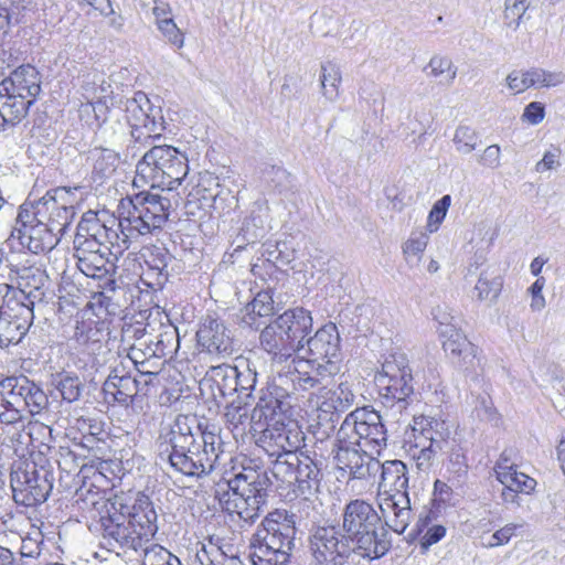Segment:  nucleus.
Wrapping results in <instances>:
<instances>
[{
  "instance_id": "f03ea898",
  "label": "nucleus",
  "mask_w": 565,
  "mask_h": 565,
  "mask_svg": "<svg viewBox=\"0 0 565 565\" xmlns=\"http://www.w3.org/2000/svg\"><path fill=\"white\" fill-rule=\"evenodd\" d=\"M340 342L334 323L322 326L299 345L297 359H292L294 366L281 370L284 373L278 383L291 386L292 394L326 390L342 369Z\"/></svg>"
},
{
  "instance_id": "603ef678",
  "label": "nucleus",
  "mask_w": 565,
  "mask_h": 565,
  "mask_svg": "<svg viewBox=\"0 0 565 565\" xmlns=\"http://www.w3.org/2000/svg\"><path fill=\"white\" fill-rule=\"evenodd\" d=\"M502 281L499 277L490 278L487 273H482L475 286V291L479 300H494L501 290Z\"/></svg>"
},
{
  "instance_id": "6ab92c4d",
  "label": "nucleus",
  "mask_w": 565,
  "mask_h": 565,
  "mask_svg": "<svg viewBox=\"0 0 565 565\" xmlns=\"http://www.w3.org/2000/svg\"><path fill=\"white\" fill-rule=\"evenodd\" d=\"M25 207L20 206L15 218V225L12 228L11 236L19 241L22 247L28 248L33 254L52 252L58 244L60 236L47 227L38 217H23Z\"/></svg>"
},
{
  "instance_id": "774afa93",
  "label": "nucleus",
  "mask_w": 565,
  "mask_h": 565,
  "mask_svg": "<svg viewBox=\"0 0 565 565\" xmlns=\"http://www.w3.org/2000/svg\"><path fill=\"white\" fill-rule=\"evenodd\" d=\"M545 278L537 277V279L529 288V292L532 297L530 307L533 311H541L545 308L546 301L543 296V288L545 287Z\"/></svg>"
},
{
  "instance_id": "a878e982",
  "label": "nucleus",
  "mask_w": 565,
  "mask_h": 565,
  "mask_svg": "<svg viewBox=\"0 0 565 565\" xmlns=\"http://www.w3.org/2000/svg\"><path fill=\"white\" fill-rule=\"evenodd\" d=\"M88 217L90 218L88 230L102 239L105 249L116 259L129 248L130 238L140 236L138 233H132L119 226V222L117 223L116 220L111 221L113 226H107L94 212H88Z\"/></svg>"
},
{
  "instance_id": "49530a36",
  "label": "nucleus",
  "mask_w": 565,
  "mask_h": 565,
  "mask_svg": "<svg viewBox=\"0 0 565 565\" xmlns=\"http://www.w3.org/2000/svg\"><path fill=\"white\" fill-rule=\"evenodd\" d=\"M452 142L456 150L461 154H469L480 143L477 131L468 126H458L455 130Z\"/></svg>"
},
{
  "instance_id": "bf43d9fd",
  "label": "nucleus",
  "mask_w": 565,
  "mask_h": 565,
  "mask_svg": "<svg viewBox=\"0 0 565 565\" xmlns=\"http://www.w3.org/2000/svg\"><path fill=\"white\" fill-rule=\"evenodd\" d=\"M64 401L72 403L79 398L82 394V382L77 376L65 375L56 385Z\"/></svg>"
},
{
  "instance_id": "6e6d98bb",
  "label": "nucleus",
  "mask_w": 565,
  "mask_h": 565,
  "mask_svg": "<svg viewBox=\"0 0 565 565\" xmlns=\"http://www.w3.org/2000/svg\"><path fill=\"white\" fill-rule=\"evenodd\" d=\"M504 9V24L508 28L515 30L521 22L522 17L526 12L530 1L529 0H505Z\"/></svg>"
},
{
  "instance_id": "ea45409f",
  "label": "nucleus",
  "mask_w": 565,
  "mask_h": 565,
  "mask_svg": "<svg viewBox=\"0 0 565 565\" xmlns=\"http://www.w3.org/2000/svg\"><path fill=\"white\" fill-rule=\"evenodd\" d=\"M250 413L248 405L238 401H233L226 406L224 417L235 438L245 435L247 427L254 431Z\"/></svg>"
},
{
  "instance_id": "473e14b6",
  "label": "nucleus",
  "mask_w": 565,
  "mask_h": 565,
  "mask_svg": "<svg viewBox=\"0 0 565 565\" xmlns=\"http://www.w3.org/2000/svg\"><path fill=\"white\" fill-rule=\"evenodd\" d=\"M414 440L426 445H433L443 449L449 438L450 431L444 420L429 416H415L413 419Z\"/></svg>"
},
{
  "instance_id": "338daca9",
  "label": "nucleus",
  "mask_w": 565,
  "mask_h": 565,
  "mask_svg": "<svg viewBox=\"0 0 565 565\" xmlns=\"http://www.w3.org/2000/svg\"><path fill=\"white\" fill-rule=\"evenodd\" d=\"M507 85L514 94H520L530 88L527 70H514L507 76Z\"/></svg>"
},
{
  "instance_id": "c03bdc74",
  "label": "nucleus",
  "mask_w": 565,
  "mask_h": 565,
  "mask_svg": "<svg viewBox=\"0 0 565 565\" xmlns=\"http://www.w3.org/2000/svg\"><path fill=\"white\" fill-rule=\"evenodd\" d=\"M142 565H182L180 559L163 546L150 541L140 548Z\"/></svg>"
},
{
  "instance_id": "a19ab883",
  "label": "nucleus",
  "mask_w": 565,
  "mask_h": 565,
  "mask_svg": "<svg viewBox=\"0 0 565 565\" xmlns=\"http://www.w3.org/2000/svg\"><path fill=\"white\" fill-rule=\"evenodd\" d=\"M92 161L93 174L99 179L110 177L119 162V156L111 149L94 148L88 153Z\"/></svg>"
},
{
  "instance_id": "4be33fe9",
  "label": "nucleus",
  "mask_w": 565,
  "mask_h": 565,
  "mask_svg": "<svg viewBox=\"0 0 565 565\" xmlns=\"http://www.w3.org/2000/svg\"><path fill=\"white\" fill-rule=\"evenodd\" d=\"M196 338L203 351L217 358L231 356L235 351L232 331L216 317L206 316L202 320Z\"/></svg>"
},
{
  "instance_id": "6e6552de",
  "label": "nucleus",
  "mask_w": 565,
  "mask_h": 565,
  "mask_svg": "<svg viewBox=\"0 0 565 565\" xmlns=\"http://www.w3.org/2000/svg\"><path fill=\"white\" fill-rule=\"evenodd\" d=\"M171 209V201L166 195L140 192L120 201L119 226L139 235L151 234L164 225Z\"/></svg>"
},
{
  "instance_id": "f3484780",
  "label": "nucleus",
  "mask_w": 565,
  "mask_h": 565,
  "mask_svg": "<svg viewBox=\"0 0 565 565\" xmlns=\"http://www.w3.org/2000/svg\"><path fill=\"white\" fill-rule=\"evenodd\" d=\"M8 288L0 285V348L19 343L30 329L34 315L26 306H21L17 299L2 295Z\"/></svg>"
},
{
  "instance_id": "ddd939ff",
  "label": "nucleus",
  "mask_w": 565,
  "mask_h": 565,
  "mask_svg": "<svg viewBox=\"0 0 565 565\" xmlns=\"http://www.w3.org/2000/svg\"><path fill=\"white\" fill-rule=\"evenodd\" d=\"M13 499L18 504L34 507L44 502L52 491V476L33 461H19L10 475Z\"/></svg>"
},
{
  "instance_id": "f704fd0d",
  "label": "nucleus",
  "mask_w": 565,
  "mask_h": 565,
  "mask_svg": "<svg viewBox=\"0 0 565 565\" xmlns=\"http://www.w3.org/2000/svg\"><path fill=\"white\" fill-rule=\"evenodd\" d=\"M19 379L18 390L19 396L22 398V409L25 419L29 416L41 415L49 406V397L45 392L33 381L24 375L17 376Z\"/></svg>"
},
{
  "instance_id": "dca6fc26",
  "label": "nucleus",
  "mask_w": 565,
  "mask_h": 565,
  "mask_svg": "<svg viewBox=\"0 0 565 565\" xmlns=\"http://www.w3.org/2000/svg\"><path fill=\"white\" fill-rule=\"evenodd\" d=\"M159 108H153L145 93L138 92L125 104V117L136 141L147 142L160 137L163 130V117Z\"/></svg>"
},
{
  "instance_id": "c9c22d12",
  "label": "nucleus",
  "mask_w": 565,
  "mask_h": 565,
  "mask_svg": "<svg viewBox=\"0 0 565 565\" xmlns=\"http://www.w3.org/2000/svg\"><path fill=\"white\" fill-rule=\"evenodd\" d=\"M322 398L318 409L321 413L333 415L334 413H343L353 406L355 395L352 384L348 381H342L335 388L327 391Z\"/></svg>"
},
{
  "instance_id": "412c9836",
  "label": "nucleus",
  "mask_w": 565,
  "mask_h": 565,
  "mask_svg": "<svg viewBox=\"0 0 565 565\" xmlns=\"http://www.w3.org/2000/svg\"><path fill=\"white\" fill-rule=\"evenodd\" d=\"M138 372L141 376L147 377L143 382L127 373L124 365L114 367L104 383L103 391L119 404L128 405L139 392L147 394L145 388L156 375L154 372L141 371L139 369Z\"/></svg>"
},
{
  "instance_id": "de8ad7c7",
  "label": "nucleus",
  "mask_w": 565,
  "mask_h": 565,
  "mask_svg": "<svg viewBox=\"0 0 565 565\" xmlns=\"http://www.w3.org/2000/svg\"><path fill=\"white\" fill-rule=\"evenodd\" d=\"M446 467L452 479H456L458 482L467 476L469 468L468 459L466 451L460 445H454L450 448Z\"/></svg>"
},
{
  "instance_id": "f8f14e48",
  "label": "nucleus",
  "mask_w": 565,
  "mask_h": 565,
  "mask_svg": "<svg viewBox=\"0 0 565 565\" xmlns=\"http://www.w3.org/2000/svg\"><path fill=\"white\" fill-rule=\"evenodd\" d=\"M374 383L386 403H405L414 393L413 373L406 354H390L376 372Z\"/></svg>"
},
{
  "instance_id": "09e8293b",
  "label": "nucleus",
  "mask_w": 565,
  "mask_h": 565,
  "mask_svg": "<svg viewBox=\"0 0 565 565\" xmlns=\"http://www.w3.org/2000/svg\"><path fill=\"white\" fill-rule=\"evenodd\" d=\"M527 76L530 88L555 87L565 79L562 72H548L539 67L527 70Z\"/></svg>"
},
{
  "instance_id": "e2e57ef3",
  "label": "nucleus",
  "mask_w": 565,
  "mask_h": 565,
  "mask_svg": "<svg viewBox=\"0 0 565 565\" xmlns=\"http://www.w3.org/2000/svg\"><path fill=\"white\" fill-rule=\"evenodd\" d=\"M30 0H6L3 4H0L2 13L7 17L8 24L20 23L23 18V13L29 9Z\"/></svg>"
},
{
  "instance_id": "79ce46f5",
  "label": "nucleus",
  "mask_w": 565,
  "mask_h": 565,
  "mask_svg": "<svg viewBox=\"0 0 565 565\" xmlns=\"http://www.w3.org/2000/svg\"><path fill=\"white\" fill-rule=\"evenodd\" d=\"M342 82L341 70L331 62L321 65L320 83L322 95L330 102H335L340 97V85Z\"/></svg>"
},
{
  "instance_id": "5701e85b",
  "label": "nucleus",
  "mask_w": 565,
  "mask_h": 565,
  "mask_svg": "<svg viewBox=\"0 0 565 565\" xmlns=\"http://www.w3.org/2000/svg\"><path fill=\"white\" fill-rule=\"evenodd\" d=\"M259 441L269 457L277 459L284 454H299L298 448L303 440L299 429H291L276 422L263 429Z\"/></svg>"
},
{
  "instance_id": "c756f323",
  "label": "nucleus",
  "mask_w": 565,
  "mask_h": 565,
  "mask_svg": "<svg viewBox=\"0 0 565 565\" xmlns=\"http://www.w3.org/2000/svg\"><path fill=\"white\" fill-rule=\"evenodd\" d=\"M18 384L17 376H8L0 381V423L4 425H14L25 420Z\"/></svg>"
},
{
  "instance_id": "4c0bfd02",
  "label": "nucleus",
  "mask_w": 565,
  "mask_h": 565,
  "mask_svg": "<svg viewBox=\"0 0 565 565\" xmlns=\"http://www.w3.org/2000/svg\"><path fill=\"white\" fill-rule=\"evenodd\" d=\"M109 253L104 252L96 254H84L75 256L78 269L87 277L95 279H107L108 275L114 270L113 262L107 257Z\"/></svg>"
},
{
  "instance_id": "39448f33",
  "label": "nucleus",
  "mask_w": 565,
  "mask_h": 565,
  "mask_svg": "<svg viewBox=\"0 0 565 565\" xmlns=\"http://www.w3.org/2000/svg\"><path fill=\"white\" fill-rule=\"evenodd\" d=\"M380 470V509L385 524L394 532L402 534L412 519L406 465L401 460H387L381 463Z\"/></svg>"
},
{
  "instance_id": "13d9d810",
  "label": "nucleus",
  "mask_w": 565,
  "mask_h": 565,
  "mask_svg": "<svg viewBox=\"0 0 565 565\" xmlns=\"http://www.w3.org/2000/svg\"><path fill=\"white\" fill-rule=\"evenodd\" d=\"M451 198L450 195H444L439 199L431 207L428 220H427V231L429 233H435L438 231L439 225L446 217L447 211L450 206Z\"/></svg>"
},
{
  "instance_id": "b1692460",
  "label": "nucleus",
  "mask_w": 565,
  "mask_h": 565,
  "mask_svg": "<svg viewBox=\"0 0 565 565\" xmlns=\"http://www.w3.org/2000/svg\"><path fill=\"white\" fill-rule=\"evenodd\" d=\"M213 425H205L202 427L200 420L192 414H179L173 423L169 426L167 431H161L160 440L161 446L167 445V448L183 447V445H193L202 440L203 431L211 428Z\"/></svg>"
},
{
  "instance_id": "9b49d317",
  "label": "nucleus",
  "mask_w": 565,
  "mask_h": 565,
  "mask_svg": "<svg viewBox=\"0 0 565 565\" xmlns=\"http://www.w3.org/2000/svg\"><path fill=\"white\" fill-rule=\"evenodd\" d=\"M79 189V186H74L73 189L60 186L47 191L36 203L22 205L25 207L23 217L26 220L38 217V222L42 221L61 237L74 216L73 200H71V196L73 191Z\"/></svg>"
},
{
  "instance_id": "7ed1b4c3",
  "label": "nucleus",
  "mask_w": 565,
  "mask_h": 565,
  "mask_svg": "<svg viewBox=\"0 0 565 565\" xmlns=\"http://www.w3.org/2000/svg\"><path fill=\"white\" fill-rule=\"evenodd\" d=\"M269 480L264 471L252 466H242V470L230 479L217 483L215 497L223 510L237 515L247 524L254 523L267 503Z\"/></svg>"
},
{
  "instance_id": "864d4df0",
  "label": "nucleus",
  "mask_w": 565,
  "mask_h": 565,
  "mask_svg": "<svg viewBox=\"0 0 565 565\" xmlns=\"http://www.w3.org/2000/svg\"><path fill=\"white\" fill-rule=\"evenodd\" d=\"M433 317L437 322L438 337L447 335L448 332L460 329L459 318L452 315L448 307L437 306L433 309Z\"/></svg>"
},
{
  "instance_id": "a18cd8bd",
  "label": "nucleus",
  "mask_w": 565,
  "mask_h": 565,
  "mask_svg": "<svg viewBox=\"0 0 565 565\" xmlns=\"http://www.w3.org/2000/svg\"><path fill=\"white\" fill-rule=\"evenodd\" d=\"M428 234L424 232H413L408 239L403 244V254L405 260L411 266L417 265L428 244Z\"/></svg>"
},
{
  "instance_id": "c85d7f7f",
  "label": "nucleus",
  "mask_w": 565,
  "mask_h": 565,
  "mask_svg": "<svg viewBox=\"0 0 565 565\" xmlns=\"http://www.w3.org/2000/svg\"><path fill=\"white\" fill-rule=\"evenodd\" d=\"M439 339L445 353L454 363L466 371L475 367L477 347L468 340L461 328L448 332L447 335H441Z\"/></svg>"
},
{
  "instance_id": "2eb2a0df",
  "label": "nucleus",
  "mask_w": 565,
  "mask_h": 565,
  "mask_svg": "<svg viewBox=\"0 0 565 565\" xmlns=\"http://www.w3.org/2000/svg\"><path fill=\"white\" fill-rule=\"evenodd\" d=\"M311 565H343L355 547L335 525L319 526L310 536Z\"/></svg>"
},
{
  "instance_id": "3c124183",
  "label": "nucleus",
  "mask_w": 565,
  "mask_h": 565,
  "mask_svg": "<svg viewBox=\"0 0 565 565\" xmlns=\"http://www.w3.org/2000/svg\"><path fill=\"white\" fill-rule=\"evenodd\" d=\"M96 90L95 87H84L83 97L86 99L85 104H82L81 111L88 114L90 110L95 114L96 120H106V114L108 111L106 95L99 96L94 93L92 96L90 90Z\"/></svg>"
},
{
  "instance_id": "5fc2aeb1",
  "label": "nucleus",
  "mask_w": 565,
  "mask_h": 565,
  "mask_svg": "<svg viewBox=\"0 0 565 565\" xmlns=\"http://www.w3.org/2000/svg\"><path fill=\"white\" fill-rule=\"evenodd\" d=\"M156 345V352L162 355L175 351L179 347L178 329L171 323L162 324V331L157 335Z\"/></svg>"
},
{
  "instance_id": "20e7f679",
  "label": "nucleus",
  "mask_w": 565,
  "mask_h": 565,
  "mask_svg": "<svg viewBox=\"0 0 565 565\" xmlns=\"http://www.w3.org/2000/svg\"><path fill=\"white\" fill-rule=\"evenodd\" d=\"M342 533L355 547V553L367 559H379L391 550L388 532L372 504L351 500L343 509Z\"/></svg>"
},
{
  "instance_id": "680f3d73",
  "label": "nucleus",
  "mask_w": 565,
  "mask_h": 565,
  "mask_svg": "<svg viewBox=\"0 0 565 565\" xmlns=\"http://www.w3.org/2000/svg\"><path fill=\"white\" fill-rule=\"evenodd\" d=\"M56 456L58 468L67 475L76 473V471L84 466L81 458L68 447H60Z\"/></svg>"
},
{
  "instance_id": "393cba45",
  "label": "nucleus",
  "mask_w": 565,
  "mask_h": 565,
  "mask_svg": "<svg viewBox=\"0 0 565 565\" xmlns=\"http://www.w3.org/2000/svg\"><path fill=\"white\" fill-rule=\"evenodd\" d=\"M207 375L206 383H210L215 401L231 396L236 393L239 387H245L243 384L244 377H248L253 383L255 382V372L250 369H247L246 373H243L238 371L237 366L230 364L212 366Z\"/></svg>"
},
{
  "instance_id": "a211bd4d",
  "label": "nucleus",
  "mask_w": 565,
  "mask_h": 565,
  "mask_svg": "<svg viewBox=\"0 0 565 565\" xmlns=\"http://www.w3.org/2000/svg\"><path fill=\"white\" fill-rule=\"evenodd\" d=\"M1 285L8 288V292L2 297L17 299L21 306L29 307L33 315L35 308L43 306L52 295L50 275L40 267L24 268L19 275L18 289L6 282Z\"/></svg>"
},
{
  "instance_id": "423d86ee",
  "label": "nucleus",
  "mask_w": 565,
  "mask_h": 565,
  "mask_svg": "<svg viewBox=\"0 0 565 565\" xmlns=\"http://www.w3.org/2000/svg\"><path fill=\"white\" fill-rule=\"evenodd\" d=\"M189 172L188 158L172 146H153L136 166L134 184L168 189L181 185Z\"/></svg>"
},
{
  "instance_id": "72a5a7b5",
  "label": "nucleus",
  "mask_w": 565,
  "mask_h": 565,
  "mask_svg": "<svg viewBox=\"0 0 565 565\" xmlns=\"http://www.w3.org/2000/svg\"><path fill=\"white\" fill-rule=\"evenodd\" d=\"M291 552L277 545L252 536L249 542V558L253 565H287Z\"/></svg>"
},
{
  "instance_id": "58836bf2",
  "label": "nucleus",
  "mask_w": 565,
  "mask_h": 565,
  "mask_svg": "<svg viewBox=\"0 0 565 565\" xmlns=\"http://www.w3.org/2000/svg\"><path fill=\"white\" fill-rule=\"evenodd\" d=\"M88 227H90V218L87 212L77 225L74 237V256L83 255V253L96 254L105 250L102 239L94 232H90Z\"/></svg>"
},
{
  "instance_id": "f257e3e1",
  "label": "nucleus",
  "mask_w": 565,
  "mask_h": 565,
  "mask_svg": "<svg viewBox=\"0 0 565 565\" xmlns=\"http://www.w3.org/2000/svg\"><path fill=\"white\" fill-rule=\"evenodd\" d=\"M334 461L354 479H366L380 471L381 462L366 448L380 454L386 447L387 434L379 412L358 407L348 414L338 433Z\"/></svg>"
},
{
  "instance_id": "aec40b11",
  "label": "nucleus",
  "mask_w": 565,
  "mask_h": 565,
  "mask_svg": "<svg viewBox=\"0 0 565 565\" xmlns=\"http://www.w3.org/2000/svg\"><path fill=\"white\" fill-rule=\"evenodd\" d=\"M295 515L286 510L269 512L253 536L292 552L296 539Z\"/></svg>"
},
{
  "instance_id": "4d7b16f0",
  "label": "nucleus",
  "mask_w": 565,
  "mask_h": 565,
  "mask_svg": "<svg viewBox=\"0 0 565 565\" xmlns=\"http://www.w3.org/2000/svg\"><path fill=\"white\" fill-rule=\"evenodd\" d=\"M104 290L95 292L92 298V306L98 308L99 310H104L106 313L114 315L116 312V303L113 301L111 297L108 292H115L116 290V281L111 278H107L104 286Z\"/></svg>"
},
{
  "instance_id": "0eeeda50",
  "label": "nucleus",
  "mask_w": 565,
  "mask_h": 565,
  "mask_svg": "<svg viewBox=\"0 0 565 565\" xmlns=\"http://www.w3.org/2000/svg\"><path fill=\"white\" fill-rule=\"evenodd\" d=\"M99 512L97 531L100 533V544L106 550L117 555H126L129 552H139L145 546L142 535L131 526L121 499L103 500L96 502Z\"/></svg>"
},
{
  "instance_id": "1a4fd4ad",
  "label": "nucleus",
  "mask_w": 565,
  "mask_h": 565,
  "mask_svg": "<svg viewBox=\"0 0 565 565\" xmlns=\"http://www.w3.org/2000/svg\"><path fill=\"white\" fill-rule=\"evenodd\" d=\"M167 459L177 471L190 476L202 477L213 471L223 452L220 428L212 426L203 431L202 440L179 448H166Z\"/></svg>"
},
{
  "instance_id": "37998d69",
  "label": "nucleus",
  "mask_w": 565,
  "mask_h": 565,
  "mask_svg": "<svg viewBox=\"0 0 565 565\" xmlns=\"http://www.w3.org/2000/svg\"><path fill=\"white\" fill-rule=\"evenodd\" d=\"M245 315L243 317L244 323L249 327L256 326V317H268L274 312V299L269 291H259L252 302H249L245 308Z\"/></svg>"
},
{
  "instance_id": "69168bd1",
  "label": "nucleus",
  "mask_w": 565,
  "mask_h": 565,
  "mask_svg": "<svg viewBox=\"0 0 565 565\" xmlns=\"http://www.w3.org/2000/svg\"><path fill=\"white\" fill-rule=\"evenodd\" d=\"M524 523H508L495 531L487 542H482L484 547H497L509 543L518 529L523 527Z\"/></svg>"
},
{
  "instance_id": "0e129e2a",
  "label": "nucleus",
  "mask_w": 565,
  "mask_h": 565,
  "mask_svg": "<svg viewBox=\"0 0 565 565\" xmlns=\"http://www.w3.org/2000/svg\"><path fill=\"white\" fill-rule=\"evenodd\" d=\"M157 28L168 43L175 46L177 49L183 47L184 35L175 24L173 19L160 20V23Z\"/></svg>"
},
{
  "instance_id": "7c9ffc66",
  "label": "nucleus",
  "mask_w": 565,
  "mask_h": 565,
  "mask_svg": "<svg viewBox=\"0 0 565 565\" xmlns=\"http://www.w3.org/2000/svg\"><path fill=\"white\" fill-rule=\"evenodd\" d=\"M497 479L504 486L502 491L503 500H508L511 495V501L514 502L518 498V492L530 493L534 490L536 481L523 472H519L514 465H509L507 458H501L494 468Z\"/></svg>"
},
{
  "instance_id": "9d476101",
  "label": "nucleus",
  "mask_w": 565,
  "mask_h": 565,
  "mask_svg": "<svg viewBox=\"0 0 565 565\" xmlns=\"http://www.w3.org/2000/svg\"><path fill=\"white\" fill-rule=\"evenodd\" d=\"M308 451L284 454L271 461L270 471L277 481L288 486L295 484L305 498L317 493L323 478L322 461Z\"/></svg>"
},
{
  "instance_id": "4468645a",
  "label": "nucleus",
  "mask_w": 565,
  "mask_h": 565,
  "mask_svg": "<svg viewBox=\"0 0 565 565\" xmlns=\"http://www.w3.org/2000/svg\"><path fill=\"white\" fill-rule=\"evenodd\" d=\"M262 349L270 355L271 371L275 386L281 388L285 394H292L291 386L280 385L278 377L287 367H292V359H297L299 345L292 342L279 326L273 320L259 334Z\"/></svg>"
},
{
  "instance_id": "cd10ccee",
  "label": "nucleus",
  "mask_w": 565,
  "mask_h": 565,
  "mask_svg": "<svg viewBox=\"0 0 565 565\" xmlns=\"http://www.w3.org/2000/svg\"><path fill=\"white\" fill-rule=\"evenodd\" d=\"M40 74L35 67L31 65L20 66L8 78L1 83V89H6V94H17L23 96L24 100L33 104L34 97L41 90Z\"/></svg>"
},
{
  "instance_id": "2f4dec72",
  "label": "nucleus",
  "mask_w": 565,
  "mask_h": 565,
  "mask_svg": "<svg viewBox=\"0 0 565 565\" xmlns=\"http://www.w3.org/2000/svg\"><path fill=\"white\" fill-rule=\"evenodd\" d=\"M274 321L289 338H292V342H296L297 345L303 343L313 326L311 312L302 307L288 309Z\"/></svg>"
},
{
  "instance_id": "8fccbe9b",
  "label": "nucleus",
  "mask_w": 565,
  "mask_h": 565,
  "mask_svg": "<svg viewBox=\"0 0 565 565\" xmlns=\"http://www.w3.org/2000/svg\"><path fill=\"white\" fill-rule=\"evenodd\" d=\"M439 450H441V448L416 440H414V445L411 447L412 457L416 462V467L422 471H427L433 466Z\"/></svg>"
},
{
  "instance_id": "bb28decb",
  "label": "nucleus",
  "mask_w": 565,
  "mask_h": 565,
  "mask_svg": "<svg viewBox=\"0 0 565 565\" xmlns=\"http://www.w3.org/2000/svg\"><path fill=\"white\" fill-rule=\"evenodd\" d=\"M124 511L131 526L137 529L140 536L142 535L143 543L152 541L158 531V515L149 497L139 495L131 508L125 504Z\"/></svg>"
},
{
  "instance_id": "e433bc0d",
  "label": "nucleus",
  "mask_w": 565,
  "mask_h": 565,
  "mask_svg": "<svg viewBox=\"0 0 565 565\" xmlns=\"http://www.w3.org/2000/svg\"><path fill=\"white\" fill-rule=\"evenodd\" d=\"M273 387L276 396L260 397L250 413V420L253 423V430L255 433L263 431V429L269 425L267 422L273 419V416L276 413V408L280 407L279 398L290 397L294 395L285 394L281 388L275 386L274 382Z\"/></svg>"
},
{
  "instance_id": "052dcab7",
  "label": "nucleus",
  "mask_w": 565,
  "mask_h": 565,
  "mask_svg": "<svg viewBox=\"0 0 565 565\" xmlns=\"http://www.w3.org/2000/svg\"><path fill=\"white\" fill-rule=\"evenodd\" d=\"M430 70L429 75L433 77H439L443 74H448V84H451L457 76V68L454 66L450 58L446 56L435 55L428 63Z\"/></svg>"
}]
</instances>
